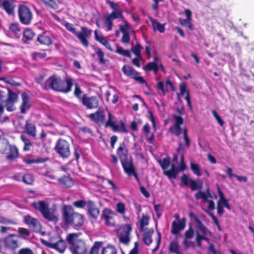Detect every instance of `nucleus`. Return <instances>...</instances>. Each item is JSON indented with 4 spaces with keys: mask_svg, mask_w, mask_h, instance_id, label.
<instances>
[{
    "mask_svg": "<svg viewBox=\"0 0 254 254\" xmlns=\"http://www.w3.org/2000/svg\"><path fill=\"white\" fill-rule=\"evenodd\" d=\"M153 233L154 230L153 228L148 229L144 233L143 240L146 245L148 246L152 243V239L151 237Z\"/></svg>",
    "mask_w": 254,
    "mask_h": 254,
    "instance_id": "30",
    "label": "nucleus"
},
{
    "mask_svg": "<svg viewBox=\"0 0 254 254\" xmlns=\"http://www.w3.org/2000/svg\"><path fill=\"white\" fill-rule=\"evenodd\" d=\"M74 86L75 90L74 91V94L77 98H78V99H80L81 100L82 98H81V95L82 93V92L80 90V88L79 87L77 83L75 84Z\"/></svg>",
    "mask_w": 254,
    "mask_h": 254,
    "instance_id": "61",
    "label": "nucleus"
},
{
    "mask_svg": "<svg viewBox=\"0 0 254 254\" xmlns=\"http://www.w3.org/2000/svg\"><path fill=\"white\" fill-rule=\"evenodd\" d=\"M46 159H42V158H39L37 159H24V162L26 163L27 164H31L34 163H43L45 162Z\"/></svg>",
    "mask_w": 254,
    "mask_h": 254,
    "instance_id": "50",
    "label": "nucleus"
},
{
    "mask_svg": "<svg viewBox=\"0 0 254 254\" xmlns=\"http://www.w3.org/2000/svg\"><path fill=\"white\" fill-rule=\"evenodd\" d=\"M185 227V221L183 220L174 221L172 224L171 232L174 235H177Z\"/></svg>",
    "mask_w": 254,
    "mask_h": 254,
    "instance_id": "24",
    "label": "nucleus"
},
{
    "mask_svg": "<svg viewBox=\"0 0 254 254\" xmlns=\"http://www.w3.org/2000/svg\"><path fill=\"white\" fill-rule=\"evenodd\" d=\"M10 31L15 34H17L20 31V29L17 23H11L9 25Z\"/></svg>",
    "mask_w": 254,
    "mask_h": 254,
    "instance_id": "53",
    "label": "nucleus"
},
{
    "mask_svg": "<svg viewBox=\"0 0 254 254\" xmlns=\"http://www.w3.org/2000/svg\"><path fill=\"white\" fill-rule=\"evenodd\" d=\"M8 97L7 100L15 103L17 101V95L15 93L11 91L10 90H8Z\"/></svg>",
    "mask_w": 254,
    "mask_h": 254,
    "instance_id": "56",
    "label": "nucleus"
},
{
    "mask_svg": "<svg viewBox=\"0 0 254 254\" xmlns=\"http://www.w3.org/2000/svg\"><path fill=\"white\" fill-rule=\"evenodd\" d=\"M196 199H201L204 202L208 203V208L209 209L213 210L215 208L214 202L212 200H208V198H213L212 195L209 193L208 190L206 192L199 191L195 195Z\"/></svg>",
    "mask_w": 254,
    "mask_h": 254,
    "instance_id": "16",
    "label": "nucleus"
},
{
    "mask_svg": "<svg viewBox=\"0 0 254 254\" xmlns=\"http://www.w3.org/2000/svg\"><path fill=\"white\" fill-rule=\"evenodd\" d=\"M194 235V231L193 229L190 227L188 230H187L185 234V238L186 239H191Z\"/></svg>",
    "mask_w": 254,
    "mask_h": 254,
    "instance_id": "63",
    "label": "nucleus"
},
{
    "mask_svg": "<svg viewBox=\"0 0 254 254\" xmlns=\"http://www.w3.org/2000/svg\"><path fill=\"white\" fill-rule=\"evenodd\" d=\"M142 47L139 44H137L133 49L132 51L136 57L141 58L140 50Z\"/></svg>",
    "mask_w": 254,
    "mask_h": 254,
    "instance_id": "52",
    "label": "nucleus"
},
{
    "mask_svg": "<svg viewBox=\"0 0 254 254\" xmlns=\"http://www.w3.org/2000/svg\"><path fill=\"white\" fill-rule=\"evenodd\" d=\"M55 149L63 158H67L70 155L69 144L64 139H60L55 146Z\"/></svg>",
    "mask_w": 254,
    "mask_h": 254,
    "instance_id": "13",
    "label": "nucleus"
},
{
    "mask_svg": "<svg viewBox=\"0 0 254 254\" xmlns=\"http://www.w3.org/2000/svg\"><path fill=\"white\" fill-rule=\"evenodd\" d=\"M122 71L126 75L132 78L137 74V72L128 65H125L122 68Z\"/></svg>",
    "mask_w": 254,
    "mask_h": 254,
    "instance_id": "35",
    "label": "nucleus"
},
{
    "mask_svg": "<svg viewBox=\"0 0 254 254\" xmlns=\"http://www.w3.org/2000/svg\"><path fill=\"white\" fill-rule=\"evenodd\" d=\"M191 180V178L185 174H184L181 178L182 182L184 185H189Z\"/></svg>",
    "mask_w": 254,
    "mask_h": 254,
    "instance_id": "62",
    "label": "nucleus"
},
{
    "mask_svg": "<svg viewBox=\"0 0 254 254\" xmlns=\"http://www.w3.org/2000/svg\"><path fill=\"white\" fill-rule=\"evenodd\" d=\"M22 104L20 107V112L22 114H25L31 107L29 96L25 93L21 95Z\"/></svg>",
    "mask_w": 254,
    "mask_h": 254,
    "instance_id": "23",
    "label": "nucleus"
},
{
    "mask_svg": "<svg viewBox=\"0 0 254 254\" xmlns=\"http://www.w3.org/2000/svg\"><path fill=\"white\" fill-rule=\"evenodd\" d=\"M18 237L16 235L11 234L4 238L3 239V242L5 247L12 251L19 248L20 246V244Z\"/></svg>",
    "mask_w": 254,
    "mask_h": 254,
    "instance_id": "14",
    "label": "nucleus"
},
{
    "mask_svg": "<svg viewBox=\"0 0 254 254\" xmlns=\"http://www.w3.org/2000/svg\"><path fill=\"white\" fill-rule=\"evenodd\" d=\"M154 210L157 214V218H159L161 215L163 211V207L160 204H155Z\"/></svg>",
    "mask_w": 254,
    "mask_h": 254,
    "instance_id": "60",
    "label": "nucleus"
},
{
    "mask_svg": "<svg viewBox=\"0 0 254 254\" xmlns=\"http://www.w3.org/2000/svg\"><path fill=\"white\" fill-rule=\"evenodd\" d=\"M64 222L74 227L81 226L83 223V217L81 214L74 212L70 206H65L63 211Z\"/></svg>",
    "mask_w": 254,
    "mask_h": 254,
    "instance_id": "2",
    "label": "nucleus"
},
{
    "mask_svg": "<svg viewBox=\"0 0 254 254\" xmlns=\"http://www.w3.org/2000/svg\"><path fill=\"white\" fill-rule=\"evenodd\" d=\"M212 113L216 119V120L217 121L218 123L220 126H223L224 124V121L221 119L219 115L217 114V113L215 110H212Z\"/></svg>",
    "mask_w": 254,
    "mask_h": 254,
    "instance_id": "59",
    "label": "nucleus"
},
{
    "mask_svg": "<svg viewBox=\"0 0 254 254\" xmlns=\"http://www.w3.org/2000/svg\"><path fill=\"white\" fill-rule=\"evenodd\" d=\"M160 164L164 170V173L170 179L176 178L178 170L174 165H172L170 169L168 170V168L170 164V160L169 158H165L159 161Z\"/></svg>",
    "mask_w": 254,
    "mask_h": 254,
    "instance_id": "9",
    "label": "nucleus"
},
{
    "mask_svg": "<svg viewBox=\"0 0 254 254\" xmlns=\"http://www.w3.org/2000/svg\"><path fill=\"white\" fill-rule=\"evenodd\" d=\"M63 25L65 27L67 30L72 32L73 34H74L75 35L77 33L73 24L68 23L67 22H64Z\"/></svg>",
    "mask_w": 254,
    "mask_h": 254,
    "instance_id": "51",
    "label": "nucleus"
},
{
    "mask_svg": "<svg viewBox=\"0 0 254 254\" xmlns=\"http://www.w3.org/2000/svg\"><path fill=\"white\" fill-rule=\"evenodd\" d=\"M1 6L8 14L13 13L14 5L12 0H4L2 1Z\"/></svg>",
    "mask_w": 254,
    "mask_h": 254,
    "instance_id": "26",
    "label": "nucleus"
},
{
    "mask_svg": "<svg viewBox=\"0 0 254 254\" xmlns=\"http://www.w3.org/2000/svg\"><path fill=\"white\" fill-rule=\"evenodd\" d=\"M117 154L122 160L125 159L127 157L128 151L124 143L120 144V146L117 150Z\"/></svg>",
    "mask_w": 254,
    "mask_h": 254,
    "instance_id": "28",
    "label": "nucleus"
},
{
    "mask_svg": "<svg viewBox=\"0 0 254 254\" xmlns=\"http://www.w3.org/2000/svg\"><path fill=\"white\" fill-rule=\"evenodd\" d=\"M46 57L47 54L45 52H35L32 54V58L34 60H39L44 59Z\"/></svg>",
    "mask_w": 254,
    "mask_h": 254,
    "instance_id": "47",
    "label": "nucleus"
},
{
    "mask_svg": "<svg viewBox=\"0 0 254 254\" xmlns=\"http://www.w3.org/2000/svg\"><path fill=\"white\" fill-rule=\"evenodd\" d=\"M89 118L99 124L102 123L104 120V116L101 111H97L94 114H90Z\"/></svg>",
    "mask_w": 254,
    "mask_h": 254,
    "instance_id": "32",
    "label": "nucleus"
},
{
    "mask_svg": "<svg viewBox=\"0 0 254 254\" xmlns=\"http://www.w3.org/2000/svg\"><path fill=\"white\" fill-rule=\"evenodd\" d=\"M190 167L191 171L195 175L198 177L201 175V172L198 165L191 162L190 163Z\"/></svg>",
    "mask_w": 254,
    "mask_h": 254,
    "instance_id": "41",
    "label": "nucleus"
},
{
    "mask_svg": "<svg viewBox=\"0 0 254 254\" xmlns=\"http://www.w3.org/2000/svg\"><path fill=\"white\" fill-rule=\"evenodd\" d=\"M115 210L116 212L120 214L125 220L127 219V218L125 216L126 208V205L124 203L121 201L118 202L116 204Z\"/></svg>",
    "mask_w": 254,
    "mask_h": 254,
    "instance_id": "29",
    "label": "nucleus"
},
{
    "mask_svg": "<svg viewBox=\"0 0 254 254\" xmlns=\"http://www.w3.org/2000/svg\"><path fill=\"white\" fill-rule=\"evenodd\" d=\"M180 94H178V99H179L180 95H186L185 99L187 101L188 105L190 109H191V102H190V96H189V91L187 89L186 84L185 83H181L180 84Z\"/></svg>",
    "mask_w": 254,
    "mask_h": 254,
    "instance_id": "25",
    "label": "nucleus"
},
{
    "mask_svg": "<svg viewBox=\"0 0 254 254\" xmlns=\"http://www.w3.org/2000/svg\"><path fill=\"white\" fill-rule=\"evenodd\" d=\"M115 213L110 209L106 208L102 212V217L105 220V224L108 226H113L115 223Z\"/></svg>",
    "mask_w": 254,
    "mask_h": 254,
    "instance_id": "19",
    "label": "nucleus"
},
{
    "mask_svg": "<svg viewBox=\"0 0 254 254\" xmlns=\"http://www.w3.org/2000/svg\"><path fill=\"white\" fill-rule=\"evenodd\" d=\"M174 123L173 125L170 128V131L177 136L180 135L182 132L184 133V139L185 141V145L187 147L190 146V140L187 134V129H183L181 126L183 124V119L178 115H174L173 116Z\"/></svg>",
    "mask_w": 254,
    "mask_h": 254,
    "instance_id": "4",
    "label": "nucleus"
},
{
    "mask_svg": "<svg viewBox=\"0 0 254 254\" xmlns=\"http://www.w3.org/2000/svg\"><path fill=\"white\" fill-rule=\"evenodd\" d=\"M73 85L72 79L68 77L65 79V81L56 75L50 76L45 82L44 88L46 89H51L53 90L68 93L70 91Z\"/></svg>",
    "mask_w": 254,
    "mask_h": 254,
    "instance_id": "1",
    "label": "nucleus"
},
{
    "mask_svg": "<svg viewBox=\"0 0 254 254\" xmlns=\"http://www.w3.org/2000/svg\"><path fill=\"white\" fill-rule=\"evenodd\" d=\"M0 223L4 224L5 225H15L16 224V222L13 220H10L4 217H3L0 215Z\"/></svg>",
    "mask_w": 254,
    "mask_h": 254,
    "instance_id": "48",
    "label": "nucleus"
},
{
    "mask_svg": "<svg viewBox=\"0 0 254 254\" xmlns=\"http://www.w3.org/2000/svg\"><path fill=\"white\" fill-rule=\"evenodd\" d=\"M115 52L124 56L130 57V53L129 51L125 50L122 47H119L118 46H117Z\"/></svg>",
    "mask_w": 254,
    "mask_h": 254,
    "instance_id": "43",
    "label": "nucleus"
},
{
    "mask_svg": "<svg viewBox=\"0 0 254 254\" xmlns=\"http://www.w3.org/2000/svg\"><path fill=\"white\" fill-rule=\"evenodd\" d=\"M95 39L97 41H99L101 44L104 45L107 49H109L110 51H113L110 46V44L108 42V41L104 37V36L102 34H98L96 30L95 31Z\"/></svg>",
    "mask_w": 254,
    "mask_h": 254,
    "instance_id": "27",
    "label": "nucleus"
},
{
    "mask_svg": "<svg viewBox=\"0 0 254 254\" xmlns=\"http://www.w3.org/2000/svg\"><path fill=\"white\" fill-rule=\"evenodd\" d=\"M33 177L30 174H26L25 175H23L22 177V181L26 184H32V183L33 182Z\"/></svg>",
    "mask_w": 254,
    "mask_h": 254,
    "instance_id": "45",
    "label": "nucleus"
},
{
    "mask_svg": "<svg viewBox=\"0 0 254 254\" xmlns=\"http://www.w3.org/2000/svg\"><path fill=\"white\" fill-rule=\"evenodd\" d=\"M179 21L181 23V24L184 26H186L189 28L190 29H192L191 28V24L190 23L191 20H189V19H180Z\"/></svg>",
    "mask_w": 254,
    "mask_h": 254,
    "instance_id": "57",
    "label": "nucleus"
},
{
    "mask_svg": "<svg viewBox=\"0 0 254 254\" xmlns=\"http://www.w3.org/2000/svg\"><path fill=\"white\" fill-rule=\"evenodd\" d=\"M120 30L123 34L129 33V25L128 23L126 21H125L123 24L120 26Z\"/></svg>",
    "mask_w": 254,
    "mask_h": 254,
    "instance_id": "54",
    "label": "nucleus"
},
{
    "mask_svg": "<svg viewBox=\"0 0 254 254\" xmlns=\"http://www.w3.org/2000/svg\"><path fill=\"white\" fill-rule=\"evenodd\" d=\"M228 201L225 199L222 200H218L217 203V209L218 214L219 215H222L224 213L223 207L225 206V202H228Z\"/></svg>",
    "mask_w": 254,
    "mask_h": 254,
    "instance_id": "40",
    "label": "nucleus"
},
{
    "mask_svg": "<svg viewBox=\"0 0 254 254\" xmlns=\"http://www.w3.org/2000/svg\"><path fill=\"white\" fill-rule=\"evenodd\" d=\"M31 205L42 214L43 217L49 221H53L56 219L54 214L55 210L49 208L48 204L44 201H39L33 203Z\"/></svg>",
    "mask_w": 254,
    "mask_h": 254,
    "instance_id": "5",
    "label": "nucleus"
},
{
    "mask_svg": "<svg viewBox=\"0 0 254 254\" xmlns=\"http://www.w3.org/2000/svg\"><path fill=\"white\" fill-rule=\"evenodd\" d=\"M159 68L163 70V67L158 57L154 58V61L153 62L148 63L144 67L145 70H152L155 74H156Z\"/></svg>",
    "mask_w": 254,
    "mask_h": 254,
    "instance_id": "21",
    "label": "nucleus"
},
{
    "mask_svg": "<svg viewBox=\"0 0 254 254\" xmlns=\"http://www.w3.org/2000/svg\"><path fill=\"white\" fill-rule=\"evenodd\" d=\"M24 129L25 131L30 135L33 137L36 136V127L34 124L26 122Z\"/></svg>",
    "mask_w": 254,
    "mask_h": 254,
    "instance_id": "34",
    "label": "nucleus"
},
{
    "mask_svg": "<svg viewBox=\"0 0 254 254\" xmlns=\"http://www.w3.org/2000/svg\"><path fill=\"white\" fill-rule=\"evenodd\" d=\"M82 102L88 109L96 108L99 105L97 97L94 96L87 97L84 96L81 99Z\"/></svg>",
    "mask_w": 254,
    "mask_h": 254,
    "instance_id": "20",
    "label": "nucleus"
},
{
    "mask_svg": "<svg viewBox=\"0 0 254 254\" xmlns=\"http://www.w3.org/2000/svg\"><path fill=\"white\" fill-rule=\"evenodd\" d=\"M18 232L20 236L22 237H28L30 235L29 231L25 228H19L18 229Z\"/></svg>",
    "mask_w": 254,
    "mask_h": 254,
    "instance_id": "58",
    "label": "nucleus"
},
{
    "mask_svg": "<svg viewBox=\"0 0 254 254\" xmlns=\"http://www.w3.org/2000/svg\"><path fill=\"white\" fill-rule=\"evenodd\" d=\"M169 251L171 253H174L176 254H180L179 252V243L177 241H173L171 242L169 246Z\"/></svg>",
    "mask_w": 254,
    "mask_h": 254,
    "instance_id": "38",
    "label": "nucleus"
},
{
    "mask_svg": "<svg viewBox=\"0 0 254 254\" xmlns=\"http://www.w3.org/2000/svg\"><path fill=\"white\" fill-rule=\"evenodd\" d=\"M149 219V216L144 214H142L141 218H138V222L141 231H143L145 227L148 225Z\"/></svg>",
    "mask_w": 254,
    "mask_h": 254,
    "instance_id": "33",
    "label": "nucleus"
},
{
    "mask_svg": "<svg viewBox=\"0 0 254 254\" xmlns=\"http://www.w3.org/2000/svg\"><path fill=\"white\" fill-rule=\"evenodd\" d=\"M37 40L41 44L45 45H50L52 44V40L49 35L47 33L40 35L38 38Z\"/></svg>",
    "mask_w": 254,
    "mask_h": 254,
    "instance_id": "31",
    "label": "nucleus"
},
{
    "mask_svg": "<svg viewBox=\"0 0 254 254\" xmlns=\"http://www.w3.org/2000/svg\"><path fill=\"white\" fill-rule=\"evenodd\" d=\"M43 243L48 248L55 249L61 254L64 253L66 248L65 242L60 237L51 238L48 241H44Z\"/></svg>",
    "mask_w": 254,
    "mask_h": 254,
    "instance_id": "7",
    "label": "nucleus"
},
{
    "mask_svg": "<svg viewBox=\"0 0 254 254\" xmlns=\"http://www.w3.org/2000/svg\"><path fill=\"white\" fill-rule=\"evenodd\" d=\"M94 50L96 54L99 57L100 62L102 63L105 64V60L104 59V53L102 51V50L100 48H99L98 47H94Z\"/></svg>",
    "mask_w": 254,
    "mask_h": 254,
    "instance_id": "44",
    "label": "nucleus"
},
{
    "mask_svg": "<svg viewBox=\"0 0 254 254\" xmlns=\"http://www.w3.org/2000/svg\"><path fill=\"white\" fill-rule=\"evenodd\" d=\"M122 17L123 16L122 13L117 10L114 11L111 14L106 16V17H107L108 19H110L112 21L116 18H122Z\"/></svg>",
    "mask_w": 254,
    "mask_h": 254,
    "instance_id": "42",
    "label": "nucleus"
},
{
    "mask_svg": "<svg viewBox=\"0 0 254 254\" xmlns=\"http://www.w3.org/2000/svg\"><path fill=\"white\" fill-rule=\"evenodd\" d=\"M60 182L66 187H71L73 185V181L68 176H64L59 179Z\"/></svg>",
    "mask_w": 254,
    "mask_h": 254,
    "instance_id": "37",
    "label": "nucleus"
},
{
    "mask_svg": "<svg viewBox=\"0 0 254 254\" xmlns=\"http://www.w3.org/2000/svg\"><path fill=\"white\" fill-rule=\"evenodd\" d=\"M18 16L20 22L25 25L29 24L32 19V13L29 8L25 5L18 7Z\"/></svg>",
    "mask_w": 254,
    "mask_h": 254,
    "instance_id": "10",
    "label": "nucleus"
},
{
    "mask_svg": "<svg viewBox=\"0 0 254 254\" xmlns=\"http://www.w3.org/2000/svg\"><path fill=\"white\" fill-rule=\"evenodd\" d=\"M76 36L78 38L80 42L82 43V44L85 47H88V42L85 36H84V34H82L81 33L77 32L76 34Z\"/></svg>",
    "mask_w": 254,
    "mask_h": 254,
    "instance_id": "46",
    "label": "nucleus"
},
{
    "mask_svg": "<svg viewBox=\"0 0 254 254\" xmlns=\"http://www.w3.org/2000/svg\"><path fill=\"white\" fill-rule=\"evenodd\" d=\"M34 35V32L30 29H27L23 32L24 38L27 40H31Z\"/></svg>",
    "mask_w": 254,
    "mask_h": 254,
    "instance_id": "49",
    "label": "nucleus"
},
{
    "mask_svg": "<svg viewBox=\"0 0 254 254\" xmlns=\"http://www.w3.org/2000/svg\"><path fill=\"white\" fill-rule=\"evenodd\" d=\"M152 26L154 30H158L160 33H163L165 31V24H161L158 22L156 20L150 18Z\"/></svg>",
    "mask_w": 254,
    "mask_h": 254,
    "instance_id": "36",
    "label": "nucleus"
},
{
    "mask_svg": "<svg viewBox=\"0 0 254 254\" xmlns=\"http://www.w3.org/2000/svg\"><path fill=\"white\" fill-rule=\"evenodd\" d=\"M0 151L2 154L6 155V158L9 160H13L18 156L17 148L14 145L6 142L0 148Z\"/></svg>",
    "mask_w": 254,
    "mask_h": 254,
    "instance_id": "11",
    "label": "nucleus"
},
{
    "mask_svg": "<svg viewBox=\"0 0 254 254\" xmlns=\"http://www.w3.org/2000/svg\"><path fill=\"white\" fill-rule=\"evenodd\" d=\"M88 210L91 217L95 219L97 218L99 214V210L97 208L95 207L92 203H90Z\"/></svg>",
    "mask_w": 254,
    "mask_h": 254,
    "instance_id": "39",
    "label": "nucleus"
},
{
    "mask_svg": "<svg viewBox=\"0 0 254 254\" xmlns=\"http://www.w3.org/2000/svg\"><path fill=\"white\" fill-rule=\"evenodd\" d=\"M24 222L29 226L30 228L36 232H39L41 230V225L36 219L27 215L24 217Z\"/></svg>",
    "mask_w": 254,
    "mask_h": 254,
    "instance_id": "17",
    "label": "nucleus"
},
{
    "mask_svg": "<svg viewBox=\"0 0 254 254\" xmlns=\"http://www.w3.org/2000/svg\"><path fill=\"white\" fill-rule=\"evenodd\" d=\"M106 127H110L114 131H126L125 125L122 121H120L119 125L116 124L114 118L110 112H108V120L106 123Z\"/></svg>",
    "mask_w": 254,
    "mask_h": 254,
    "instance_id": "15",
    "label": "nucleus"
},
{
    "mask_svg": "<svg viewBox=\"0 0 254 254\" xmlns=\"http://www.w3.org/2000/svg\"><path fill=\"white\" fill-rule=\"evenodd\" d=\"M122 165L125 172L129 176L133 175L136 180H138V177L135 172V169L132 162L126 159L121 161Z\"/></svg>",
    "mask_w": 254,
    "mask_h": 254,
    "instance_id": "22",
    "label": "nucleus"
},
{
    "mask_svg": "<svg viewBox=\"0 0 254 254\" xmlns=\"http://www.w3.org/2000/svg\"><path fill=\"white\" fill-rule=\"evenodd\" d=\"M132 230L131 227L129 224L122 225L119 232V239L120 242L125 245H127L130 241L129 234Z\"/></svg>",
    "mask_w": 254,
    "mask_h": 254,
    "instance_id": "12",
    "label": "nucleus"
},
{
    "mask_svg": "<svg viewBox=\"0 0 254 254\" xmlns=\"http://www.w3.org/2000/svg\"><path fill=\"white\" fill-rule=\"evenodd\" d=\"M101 245V242H96L91 249L90 254H117L116 249L112 245H108L102 248L100 253Z\"/></svg>",
    "mask_w": 254,
    "mask_h": 254,
    "instance_id": "8",
    "label": "nucleus"
},
{
    "mask_svg": "<svg viewBox=\"0 0 254 254\" xmlns=\"http://www.w3.org/2000/svg\"><path fill=\"white\" fill-rule=\"evenodd\" d=\"M80 233L69 234L66 240L70 246V250L72 254H85L87 248L84 242L78 238Z\"/></svg>",
    "mask_w": 254,
    "mask_h": 254,
    "instance_id": "3",
    "label": "nucleus"
},
{
    "mask_svg": "<svg viewBox=\"0 0 254 254\" xmlns=\"http://www.w3.org/2000/svg\"><path fill=\"white\" fill-rule=\"evenodd\" d=\"M45 4L49 6L53 9L58 8V4L55 0H43Z\"/></svg>",
    "mask_w": 254,
    "mask_h": 254,
    "instance_id": "55",
    "label": "nucleus"
},
{
    "mask_svg": "<svg viewBox=\"0 0 254 254\" xmlns=\"http://www.w3.org/2000/svg\"><path fill=\"white\" fill-rule=\"evenodd\" d=\"M197 230L195 232V241L198 247H201V241L205 240L209 243V240L208 238H206L205 236L208 233V230L202 224L201 222L198 219V218L195 217L194 218Z\"/></svg>",
    "mask_w": 254,
    "mask_h": 254,
    "instance_id": "6",
    "label": "nucleus"
},
{
    "mask_svg": "<svg viewBox=\"0 0 254 254\" xmlns=\"http://www.w3.org/2000/svg\"><path fill=\"white\" fill-rule=\"evenodd\" d=\"M18 254H34L32 251L29 248H23L20 249Z\"/></svg>",
    "mask_w": 254,
    "mask_h": 254,
    "instance_id": "64",
    "label": "nucleus"
},
{
    "mask_svg": "<svg viewBox=\"0 0 254 254\" xmlns=\"http://www.w3.org/2000/svg\"><path fill=\"white\" fill-rule=\"evenodd\" d=\"M157 89L160 91L159 93L160 95L164 96L166 93L168 91L169 87L171 88L172 90H174L172 83L169 79L163 81L159 80L158 78H157Z\"/></svg>",
    "mask_w": 254,
    "mask_h": 254,
    "instance_id": "18",
    "label": "nucleus"
}]
</instances>
